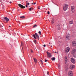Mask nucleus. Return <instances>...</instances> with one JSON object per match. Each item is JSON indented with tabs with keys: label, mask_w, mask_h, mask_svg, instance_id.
<instances>
[{
	"label": "nucleus",
	"mask_w": 76,
	"mask_h": 76,
	"mask_svg": "<svg viewBox=\"0 0 76 76\" xmlns=\"http://www.w3.org/2000/svg\"><path fill=\"white\" fill-rule=\"evenodd\" d=\"M68 8V5L65 4L64 5V6L63 7V9L64 11H66L67 8Z\"/></svg>",
	"instance_id": "nucleus-1"
},
{
	"label": "nucleus",
	"mask_w": 76,
	"mask_h": 76,
	"mask_svg": "<svg viewBox=\"0 0 76 76\" xmlns=\"http://www.w3.org/2000/svg\"><path fill=\"white\" fill-rule=\"evenodd\" d=\"M4 21L6 23H7L9 21V19L7 17L4 18Z\"/></svg>",
	"instance_id": "nucleus-2"
},
{
	"label": "nucleus",
	"mask_w": 76,
	"mask_h": 76,
	"mask_svg": "<svg viewBox=\"0 0 76 76\" xmlns=\"http://www.w3.org/2000/svg\"><path fill=\"white\" fill-rule=\"evenodd\" d=\"M47 54L48 57H49V58L51 57V56H52V54L51 53H48V52H47Z\"/></svg>",
	"instance_id": "nucleus-3"
},
{
	"label": "nucleus",
	"mask_w": 76,
	"mask_h": 76,
	"mask_svg": "<svg viewBox=\"0 0 76 76\" xmlns=\"http://www.w3.org/2000/svg\"><path fill=\"white\" fill-rule=\"evenodd\" d=\"M18 6L21 9H25V7L22 5L21 4H18Z\"/></svg>",
	"instance_id": "nucleus-4"
},
{
	"label": "nucleus",
	"mask_w": 76,
	"mask_h": 76,
	"mask_svg": "<svg viewBox=\"0 0 76 76\" xmlns=\"http://www.w3.org/2000/svg\"><path fill=\"white\" fill-rule=\"evenodd\" d=\"M70 48L69 47H67L66 49L65 50V53H68V52H69V51H70Z\"/></svg>",
	"instance_id": "nucleus-5"
},
{
	"label": "nucleus",
	"mask_w": 76,
	"mask_h": 76,
	"mask_svg": "<svg viewBox=\"0 0 76 76\" xmlns=\"http://www.w3.org/2000/svg\"><path fill=\"white\" fill-rule=\"evenodd\" d=\"M75 7L74 6H72L71 7V10L72 11V12H73L75 10Z\"/></svg>",
	"instance_id": "nucleus-6"
},
{
	"label": "nucleus",
	"mask_w": 76,
	"mask_h": 76,
	"mask_svg": "<svg viewBox=\"0 0 76 76\" xmlns=\"http://www.w3.org/2000/svg\"><path fill=\"white\" fill-rule=\"evenodd\" d=\"M75 68V65H70L69 67V69H71V70H73V69H74Z\"/></svg>",
	"instance_id": "nucleus-7"
},
{
	"label": "nucleus",
	"mask_w": 76,
	"mask_h": 76,
	"mask_svg": "<svg viewBox=\"0 0 76 76\" xmlns=\"http://www.w3.org/2000/svg\"><path fill=\"white\" fill-rule=\"evenodd\" d=\"M71 61L72 63H75V62H76V61H75V60L73 58H71Z\"/></svg>",
	"instance_id": "nucleus-8"
},
{
	"label": "nucleus",
	"mask_w": 76,
	"mask_h": 76,
	"mask_svg": "<svg viewBox=\"0 0 76 76\" xmlns=\"http://www.w3.org/2000/svg\"><path fill=\"white\" fill-rule=\"evenodd\" d=\"M68 75L69 76H73V73H72V72L70 71L69 72Z\"/></svg>",
	"instance_id": "nucleus-9"
},
{
	"label": "nucleus",
	"mask_w": 76,
	"mask_h": 76,
	"mask_svg": "<svg viewBox=\"0 0 76 76\" xmlns=\"http://www.w3.org/2000/svg\"><path fill=\"white\" fill-rule=\"evenodd\" d=\"M65 64H66L67 63V56H65Z\"/></svg>",
	"instance_id": "nucleus-10"
},
{
	"label": "nucleus",
	"mask_w": 76,
	"mask_h": 76,
	"mask_svg": "<svg viewBox=\"0 0 76 76\" xmlns=\"http://www.w3.org/2000/svg\"><path fill=\"white\" fill-rule=\"evenodd\" d=\"M76 50L75 49H74L72 50V54H74L75 53V52H76Z\"/></svg>",
	"instance_id": "nucleus-11"
},
{
	"label": "nucleus",
	"mask_w": 76,
	"mask_h": 76,
	"mask_svg": "<svg viewBox=\"0 0 76 76\" xmlns=\"http://www.w3.org/2000/svg\"><path fill=\"white\" fill-rule=\"evenodd\" d=\"M66 38L68 39H70V35L69 34H68L66 36Z\"/></svg>",
	"instance_id": "nucleus-12"
},
{
	"label": "nucleus",
	"mask_w": 76,
	"mask_h": 76,
	"mask_svg": "<svg viewBox=\"0 0 76 76\" xmlns=\"http://www.w3.org/2000/svg\"><path fill=\"white\" fill-rule=\"evenodd\" d=\"M69 24H73V20H72L69 21Z\"/></svg>",
	"instance_id": "nucleus-13"
},
{
	"label": "nucleus",
	"mask_w": 76,
	"mask_h": 76,
	"mask_svg": "<svg viewBox=\"0 0 76 76\" xmlns=\"http://www.w3.org/2000/svg\"><path fill=\"white\" fill-rule=\"evenodd\" d=\"M35 35H36V37L38 38V39H39V36L38 35L37 33H35Z\"/></svg>",
	"instance_id": "nucleus-14"
},
{
	"label": "nucleus",
	"mask_w": 76,
	"mask_h": 76,
	"mask_svg": "<svg viewBox=\"0 0 76 76\" xmlns=\"http://www.w3.org/2000/svg\"><path fill=\"white\" fill-rule=\"evenodd\" d=\"M54 19L53 18L51 20V23H52V24H53V23H54Z\"/></svg>",
	"instance_id": "nucleus-15"
},
{
	"label": "nucleus",
	"mask_w": 76,
	"mask_h": 76,
	"mask_svg": "<svg viewBox=\"0 0 76 76\" xmlns=\"http://www.w3.org/2000/svg\"><path fill=\"white\" fill-rule=\"evenodd\" d=\"M34 62H35V63H37V59L34 58Z\"/></svg>",
	"instance_id": "nucleus-16"
},
{
	"label": "nucleus",
	"mask_w": 76,
	"mask_h": 76,
	"mask_svg": "<svg viewBox=\"0 0 76 76\" xmlns=\"http://www.w3.org/2000/svg\"><path fill=\"white\" fill-rule=\"evenodd\" d=\"M51 60L52 61H54L56 60V58L55 57H53L51 58Z\"/></svg>",
	"instance_id": "nucleus-17"
},
{
	"label": "nucleus",
	"mask_w": 76,
	"mask_h": 76,
	"mask_svg": "<svg viewBox=\"0 0 76 76\" xmlns=\"http://www.w3.org/2000/svg\"><path fill=\"white\" fill-rule=\"evenodd\" d=\"M57 28H60V25L59 24H58L57 26Z\"/></svg>",
	"instance_id": "nucleus-18"
},
{
	"label": "nucleus",
	"mask_w": 76,
	"mask_h": 76,
	"mask_svg": "<svg viewBox=\"0 0 76 76\" xmlns=\"http://www.w3.org/2000/svg\"><path fill=\"white\" fill-rule=\"evenodd\" d=\"M20 18H21V19H23L24 18H25V16H21L20 17Z\"/></svg>",
	"instance_id": "nucleus-19"
},
{
	"label": "nucleus",
	"mask_w": 76,
	"mask_h": 76,
	"mask_svg": "<svg viewBox=\"0 0 76 76\" xmlns=\"http://www.w3.org/2000/svg\"><path fill=\"white\" fill-rule=\"evenodd\" d=\"M32 36L34 37V38L36 39V37H35V35H34V34H33Z\"/></svg>",
	"instance_id": "nucleus-20"
},
{
	"label": "nucleus",
	"mask_w": 76,
	"mask_h": 76,
	"mask_svg": "<svg viewBox=\"0 0 76 76\" xmlns=\"http://www.w3.org/2000/svg\"><path fill=\"white\" fill-rule=\"evenodd\" d=\"M37 25H34L33 26V28H35V27H37Z\"/></svg>",
	"instance_id": "nucleus-21"
},
{
	"label": "nucleus",
	"mask_w": 76,
	"mask_h": 76,
	"mask_svg": "<svg viewBox=\"0 0 76 76\" xmlns=\"http://www.w3.org/2000/svg\"><path fill=\"white\" fill-rule=\"evenodd\" d=\"M32 7H31V8L29 9V10L30 11H31L32 10Z\"/></svg>",
	"instance_id": "nucleus-22"
},
{
	"label": "nucleus",
	"mask_w": 76,
	"mask_h": 76,
	"mask_svg": "<svg viewBox=\"0 0 76 76\" xmlns=\"http://www.w3.org/2000/svg\"><path fill=\"white\" fill-rule=\"evenodd\" d=\"M34 42L35 44L37 43V41H36V40H34Z\"/></svg>",
	"instance_id": "nucleus-23"
},
{
	"label": "nucleus",
	"mask_w": 76,
	"mask_h": 76,
	"mask_svg": "<svg viewBox=\"0 0 76 76\" xmlns=\"http://www.w3.org/2000/svg\"><path fill=\"white\" fill-rule=\"evenodd\" d=\"M40 61L42 63V64H43V61H42V60H40Z\"/></svg>",
	"instance_id": "nucleus-24"
},
{
	"label": "nucleus",
	"mask_w": 76,
	"mask_h": 76,
	"mask_svg": "<svg viewBox=\"0 0 76 76\" xmlns=\"http://www.w3.org/2000/svg\"><path fill=\"white\" fill-rule=\"evenodd\" d=\"M38 33H39V35H41V31H39V32Z\"/></svg>",
	"instance_id": "nucleus-25"
},
{
	"label": "nucleus",
	"mask_w": 76,
	"mask_h": 76,
	"mask_svg": "<svg viewBox=\"0 0 76 76\" xmlns=\"http://www.w3.org/2000/svg\"><path fill=\"white\" fill-rule=\"evenodd\" d=\"M48 15H50V12L49 11H48Z\"/></svg>",
	"instance_id": "nucleus-26"
},
{
	"label": "nucleus",
	"mask_w": 76,
	"mask_h": 76,
	"mask_svg": "<svg viewBox=\"0 0 76 76\" xmlns=\"http://www.w3.org/2000/svg\"><path fill=\"white\" fill-rule=\"evenodd\" d=\"M31 53H33V51H32V50H31Z\"/></svg>",
	"instance_id": "nucleus-27"
},
{
	"label": "nucleus",
	"mask_w": 76,
	"mask_h": 76,
	"mask_svg": "<svg viewBox=\"0 0 76 76\" xmlns=\"http://www.w3.org/2000/svg\"><path fill=\"white\" fill-rule=\"evenodd\" d=\"M48 61V60L45 59V62H47Z\"/></svg>",
	"instance_id": "nucleus-28"
},
{
	"label": "nucleus",
	"mask_w": 76,
	"mask_h": 76,
	"mask_svg": "<svg viewBox=\"0 0 76 76\" xmlns=\"http://www.w3.org/2000/svg\"><path fill=\"white\" fill-rule=\"evenodd\" d=\"M40 7H38V9H40Z\"/></svg>",
	"instance_id": "nucleus-29"
},
{
	"label": "nucleus",
	"mask_w": 76,
	"mask_h": 76,
	"mask_svg": "<svg viewBox=\"0 0 76 76\" xmlns=\"http://www.w3.org/2000/svg\"><path fill=\"white\" fill-rule=\"evenodd\" d=\"M43 47H45V45H43Z\"/></svg>",
	"instance_id": "nucleus-30"
},
{
	"label": "nucleus",
	"mask_w": 76,
	"mask_h": 76,
	"mask_svg": "<svg viewBox=\"0 0 76 76\" xmlns=\"http://www.w3.org/2000/svg\"><path fill=\"white\" fill-rule=\"evenodd\" d=\"M27 4L28 5H29V3H27Z\"/></svg>",
	"instance_id": "nucleus-31"
},
{
	"label": "nucleus",
	"mask_w": 76,
	"mask_h": 76,
	"mask_svg": "<svg viewBox=\"0 0 76 76\" xmlns=\"http://www.w3.org/2000/svg\"><path fill=\"white\" fill-rule=\"evenodd\" d=\"M49 73V72H47V74H48V75H49V74H48V73Z\"/></svg>",
	"instance_id": "nucleus-32"
},
{
	"label": "nucleus",
	"mask_w": 76,
	"mask_h": 76,
	"mask_svg": "<svg viewBox=\"0 0 76 76\" xmlns=\"http://www.w3.org/2000/svg\"><path fill=\"white\" fill-rule=\"evenodd\" d=\"M31 4H34V3H32Z\"/></svg>",
	"instance_id": "nucleus-33"
},
{
	"label": "nucleus",
	"mask_w": 76,
	"mask_h": 76,
	"mask_svg": "<svg viewBox=\"0 0 76 76\" xmlns=\"http://www.w3.org/2000/svg\"><path fill=\"white\" fill-rule=\"evenodd\" d=\"M26 7H27V5H26Z\"/></svg>",
	"instance_id": "nucleus-34"
},
{
	"label": "nucleus",
	"mask_w": 76,
	"mask_h": 76,
	"mask_svg": "<svg viewBox=\"0 0 76 76\" xmlns=\"http://www.w3.org/2000/svg\"><path fill=\"white\" fill-rule=\"evenodd\" d=\"M34 4H36V2H35L34 3Z\"/></svg>",
	"instance_id": "nucleus-35"
},
{
	"label": "nucleus",
	"mask_w": 76,
	"mask_h": 76,
	"mask_svg": "<svg viewBox=\"0 0 76 76\" xmlns=\"http://www.w3.org/2000/svg\"><path fill=\"white\" fill-rule=\"evenodd\" d=\"M9 3H12V1H10V2H9Z\"/></svg>",
	"instance_id": "nucleus-36"
},
{
	"label": "nucleus",
	"mask_w": 76,
	"mask_h": 76,
	"mask_svg": "<svg viewBox=\"0 0 76 76\" xmlns=\"http://www.w3.org/2000/svg\"><path fill=\"white\" fill-rule=\"evenodd\" d=\"M26 3H28V1H26Z\"/></svg>",
	"instance_id": "nucleus-37"
},
{
	"label": "nucleus",
	"mask_w": 76,
	"mask_h": 76,
	"mask_svg": "<svg viewBox=\"0 0 76 76\" xmlns=\"http://www.w3.org/2000/svg\"><path fill=\"white\" fill-rule=\"evenodd\" d=\"M55 53H56V52H55Z\"/></svg>",
	"instance_id": "nucleus-38"
},
{
	"label": "nucleus",
	"mask_w": 76,
	"mask_h": 76,
	"mask_svg": "<svg viewBox=\"0 0 76 76\" xmlns=\"http://www.w3.org/2000/svg\"><path fill=\"white\" fill-rule=\"evenodd\" d=\"M50 46H51V47H52V45H51Z\"/></svg>",
	"instance_id": "nucleus-39"
},
{
	"label": "nucleus",
	"mask_w": 76,
	"mask_h": 76,
	"mask_svg": "<svg viewBox=\"0 0 76 76\" xmlns=\"http://www.w3.org/2000/svg\"><path fill=\"white\" fill-rule=\"evenodd\" d=\"M50 44V43H49V44Z\"/></svg>",
	"instance_id": "nucleus-40"
},
{
	"label": "nucleus",
	"mask_w": 76,
	"mask_h": 76,
	"mask_svg": "<svg viewBox=\"0 0 76 76\" xmlns=\"http://www.w3.org/2000/svg\"><path fill=\"white\" fill-rule=\"evenodd\" d=\"M10 27V26H9Z\"/></svg>",
	"instance_id": "nucleus-41"
}]
</instances>
